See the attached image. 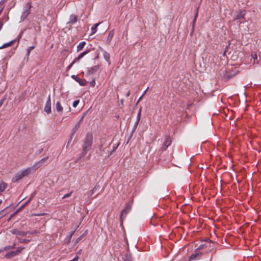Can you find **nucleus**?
Wrapping results in <instances>:
<instances>
[{
    "mask_svg": "<svg viewBox=\"0 0 261 261\" xmlns=\"http://www.w3.org/2000/svg\"><path fill=\"white\" fill-rule=\"evenodd\" d=\"M33 198V196L31 197L26 202H25L23 205H22L16 212V213L19 212L21 210H22L28 204L29 202L32 200Z\"/></svg>",
    "mask_w": 261,
    "mask_h": 261,
    "instance_id": "5701e85b",
    "label": "nucleus"
},
{
    "mask_svg": "<svg viewBox=\"0 0 261 261\" xmlns=\"http://www.w3.org/2000/svg\"><path fill=\"white\" fill-rule=\"evenodd\" d=\"M206 246V244H201L200 245L196 250L195 251L199 250L200 249H202L204 248V246Z\"/></svg>",
    "mask_w": 261,
    "mask_h": 261,
    "instance_id": "e433bc0d",
    "label": "nucleus"
},
{
    "mask_svg": "<svg viewBox=\"0 0 261 261\" xmlns=\"http://www.w3.org/2000/svg\"><path fill=\"white\" fill-rule=\"evenodd\" d=\"M139 122H138L137 120L136 121V122L134 124V125L133 126V130H132V134H131V135L130 136L129 139H128V141L127 142L129 141L130 138H131L133 133L135 131L136 129L137 128V126H138V125L139 124Z\"/></svg>",
    "mask_w": 261,
    "mask_h": 261,
    "instance_id": "bb28decb",
    "label": "nucleus"
},
{
    "mask_svg": "<svg viewBox=\"0 0 261 261\" xmlns=\"http://www.w3.org/2000/svg\"><path fill=\"white\" fill-rule=\"evenodd\" d=\"M17 255V253L15 252V251H11L9 252H8L7 253H6L5 255V257L6 258L10 259V258H12L14 256H15Z\"/></svg>",
    "mask_w": 261,
    "mask_h": 261,
    "instance_id": "a211bd4d",
    "label": "nucleus"
},
{
    "mask_svg": "<svg viewBox=\"0 0 261 261\" xmlns=\"http://www.w3.org/2000/svg\"><path fill=\"white\" fill-rule=\"evenodd\" d=\"M55 107H56V109L57 111L59 113H62L63 112V107L61 106V104L60 101H57L56 102Z\"/></svg>",
    "mask_w": 261,
    "mask_h": 261,
    "instance_id": "4be33fe9",
    "label": "nucleus"
},
{
    "mask_svg": "<svg viewBox=\"0 0 261 261\" xmlns=\"http://www.w3.org/2000/svg\"><path fill=\"white\" fill-rule=\"evenodd\" d=\"M27 9L22 12L21 16V19L23 21L31 13V8H32V5L31 2L28 3L27 4Z\"/></svg>",
    "mask_w": 261,
    "mask_h": 261,
    "instance_id": "20e7f679",
    "label": "nucleus"
},
{
    "mask_svg": "<svg viewBox=\"0 0 261 261\" xmlns=\"http://www.w3.org/2000/svg\"><path fill=\"white\" fill-rule=\"evenodd\" d=\"M85 44L86 42L85 41L81 42L77 46V52H79L80 51L82 50L84 47Z\"/></svg>",
    "mask_w": 261,
    "mask_h": 261,
    "instance_id": "b1692460",
    "label": "nucleus"
},
{
    "mask_svg": "<svg viewBox=\"0 0 261 261\" xmlns=\"http://www.w3.org/2000/svg\"><path fill=\"white\" fill-rule=\"evenodd\" d=\"M251 56H252V58H253V59L254 60V62H255V60H257V56L256 55H255V54L252 55Z\"/></svg>",
    "mask_w": 261,
    "mask_h": 261,
    "instance_id": "37998d69",
    "label": "nucleus"
},
{
    "mask_svg": "<svg viewBox=\"0 0 261 261\" xmlns=\"http://www.w3.org/2000/svg\"><path fill=\"white\" fill-rule=\"evenodd\" d=\"M80 102V100H74L73 102V104H72V106L74 108H75L77 107V106L78 105V104Z\"/></svg>",
    "mask_w": 261,
    "mask_h": 261,
    "instance_id": "72a5a7b5",
    "label": "nucleus"
},
{
    "mask_svg": "<svg viewBox=\"0 0 261 261\" xmlns=\"http://www.w3.org/2000/svg\"><path fill=\"white\" fill-rule=\"evenodd\" d=\"M99 69V66L96 65L88 69L87 72L86 76H88L90 74H93L96 73Z\"/></svg>",
    "mask_w": 261,
    "mask_h": 261,
    "instance_id": "9d476101",
    "label": "nucleus"
},
{
    "mask_svg": "<svg viewBox=\"0 0 261 261\" xmlns=\"http://www.w3.org/2000/svg\"><path fill=\"white\" fill-rule=\"evenodd\" d=\"M76 229H75L74 230H73V231L70 232L69 233V236H71V237H72V236L73 235V234L74 233Z\"/></svg>",
    "mask_w": 261,
    "mask_h": 261,
    "instance_id": "8fccbe9b",
    "label": "nucleus"
},
{
    "mask_svg": "<svg viewBox=\"0 0 261 261\" xmlns=\"http://www.w3.org/2000/svg\"><path fill=\"white\" fill-rule=\"evenodd\" d=\"M129 95H130V92H129V91H128V92L127 93V94H126V97H128V96H129Z\"/></svg>",
    "mask_w": 261,
    "mask_h": 261,
    "instance_id": "864d4df0",
    "label": "nucleus"
},
{
    "mask_svg": "<svg viewBox=\"0 0 261 261\" xmlns=\"http://www.w3.org/2000/svg\"><path fill=\"white\" fill-rule=\"evenodd\" d=\"M100 189V186L98 184H96L95 187L93 188V189L91 191V194L90 195V197L92 196V195L96 192L99 191Z\"/></svg>",
    "mask_w": 261,
    "mask_h": 261,
    "instance_id": "393cba45",
    "label": "nucleus"
},
{
    "mask_svg": "<svg viewBox=\"0 0 261 261\" xmlns=\"http://www.w3.org/2000/svg\"><path fill=\"white\" fill-rule=\"evenodd\" d=\"M90 51L89 49H87L83 53H81L79 56L74 59V62H78L80 60L83 58L86 55L89 53Z\"/></svg>",
    "mask_w": 261,
    "mask_h": 261,
    "instance_id": "4468645a",
    "label": "nucleus"
},
{
    "mask_svg": "<svg viewBox=\"0 0 261 261\" xmlns=\"http://www.w3.org/2000/svg\"><path fill=\"white\" fill-rule=\"evenodd\" d=\"M90 85L92 87H94L95 85V81L94 79L92 80L91 82H90Z\"/></svg>",
    "mask_w": 261,
    "mask_h": 261,
    "instance_id": "ea45409f",
    "label": "nucleus"
},
{
    "mask_svg": "<svg viewBox=\"0 0 261 261\" xmlns=\"http://www.w3.org/2000/svg\"><path fill=\"white\" fill-rule=\"evenodd\" d=\"M211 243H212V242L211 241V240H210L209 243L210 244Z\"/></svg>",
    "mask_w": 261,
    "mask_h": 261,
    "instance_id": "0e129e2a",
    "label": "nucleus"
},
{
    "mask_svg": "<svg viewBox=\"0 0 261 261\" xmlns=\"http://www.w3.org/2000/svg\"><path fill=\"white\" fill-rule=\"evenodd\" d=\"M7 1V0H1L0 1V5H2L3 4L5 3V2H6Z\"/></svg>",
    "mask_w": 261,
    "mask_h": 261,
    "instance_id": "09e8293b",
    "label": "nucleus"
},
{
    "mask_svg": "<svg viewBox=\"0 0 261 261\" xmlns=\"http://www.w3.org/2000/svg\"><path fill=\"white\" fill-rule=\"evenodd\" d=\"M172 142L171 139L170 137L168 135H166L165 137L164 141L163 143L162 146L161 147V150L162 151H165L167 149V148L169 146Z\"/></svg>",
    "mask_w": 261,
    "mask_h": 261,
    "instance_id": "39448f33",
    "label": "nucleus"
},
{
    "mask_svg": "<svg viewBox=\"0 0 261 261\" xmlns=\"http://www.w3.org/2000/svg\"><path fill=\"white\" fill-rule=\"evenodd\" d=\"M85 115H86L85 114H84L83 115L82 117L79 120V121L75 124V126H74V127L72 129V130H74V132H76L78 130V129L79 128V127L81 126V123H82V122L83 121V119L84 118V117H85Z\"/></svg>",
    "mask_w": 261,
    "mask_h": 261,
    "instance_id": "2eb2a0df",
    "label": "nucleus"
},
{
    "mask_svg": "<svg viewBox=\"0 0 261 261\" xmlns=\"http://www.w3.org/2000/svg\"><path fill=\"white\" fill-rule=\"evenodd\" d=\"M35 46H30L28 49H27V55L28 56H29L30 54V52L32 50H33Z\"/></svg>",
    "mask_w": 261,
    "mask_h": 261,
    "instance_id": "2f4dec72",
    "label": "nucleus"
},
{
    "mask_svg": "<svg viewBox=\"0 0 261 261\" xmlns=\"http://www.w3.org/2000/svg\"><path fill=\"white\" fill-rule=\"evenodd\" d=\"M87 231H86L85 232V233H84L83 234H82L80 237H79L76 240V243H79L87 234Z\"/></svg>",
    "mask_w": 261,
    "mask_h": 261,
    "instance_id": "7c9ffc66",
    "label": "nucleus"
},
{
    "mask_svg": "<svg viewBox=\"0 0 261 261\" xmlns=\"http://www.w3.org/2000/svg\"><path fill=\"white\" fill-rule=\"evenodd\" d=\"M198 9H199V7L197 8V11H196V13L195 14V17H194V19L193 21V29H192V33L194 31V24H195V23L196 21V18H197V15H198Z\"/></svg>",
    "mask_w": 261,
    "mask_h": 261,
    "instance_id": "cd10ccee",
    "label": "nucleus"
},
{
    "mask_svg": "<svg viewBox=\"0 0 261 261\" xmlns=\"http://www.w3.org/2000/svg\"><path fill=\"white\" fill-rule=\"evenodd\" d=\"M48 159V156L43 158V159H42L41 160L39 161L38 162L35 163L32 166V168L36 170V169L41 167L44 164V163Z\"/></svg>",
    "mask_w": 261,
    "mask_h": 261,
    "instance_id": "423d86ee",
    "label": "nucleus"
},
{
    "mask_svg": "<svg viewBox=\"0 0 261 261\" xmlns=\"http://www.w3.org/2000/svg\"><path fill=\"white\" fill-rule=\"evenodd\" d=\"M100 50L102 53L103 57L105 60L107 61V62L108 63L109 65L111 64V61H110V55L109 53H108L107 51H106L105 50H104L101 47H100Z\"/></svg>",
    "mask_w": 261,
    "mask_h": 261,
    "instance_id": "9b49d317",
    "label": "nucleus"
},
{
    "mask_svg": "<svg viewBox=\"0 0 261 261\" xmlns=\"http://www.w3.org/2000/svg\"><path fill=\"white\" fill-rule=\"evenodd\" d=\"M9 206H7L6 208H5L4 209H3V210L1 211H0V215H2L3 214V213L4 211H5V210H6L7 208H8L9 207Z\"/></svg>",
    "mask_w": 261,
    "mask_h": 261,
    "instance_id": "49530a36",
    "label": "nucleus"
},
{
    "mask_svg": "<svg viewBox=\"0 0 261 261\" xmlns=\"http://www.w3.org/2000/svg\"><path fill=\"white\" fill-rule=\"evenodd\" d=\"M15 247V245H13L12 246H7L3 248V251H8L9 250L11 249H13Z\"/></svg>",
    "mask_w": 261,
    "mask_h": 261,
    "instance_id": "c756f323",
    "label": "nucleus"
},
{
    "mask_svg": "<svg viewBox=\"0 0 261 261\" xmlns=\"http://www.w3.org/2000/svg\"><path fill=\"white\" fill-rule=\"evenodd\" d=\"M133 201L128 202L125 205L124 208L121 212L120 215V221L122 223L123 221L125 219L126 215L132 209Z\"/></svg>",
    "mask_w": 261,
    "mask_h": 261,
    "instance_id": "7ed1b4c3",
    "label": "nucleus"
},
{
    "mask_svg": "<svg viewBox=\"0 0 261 261\" xmlns=\"http://www.w3.org/2000/svg\"><path fill=\"white\" fill-rule=\"evenodd\" d=\"M70 108H69V110L68 111V112L70 111Z\"/></svg>",
    "mask_w": 261,
    "mask_h": 261,
    "instance_id": "69168bd1",
    "label": "nucleus"
},
{
    "mask_svg": "<svg viewBox=\"0 0 261 261\" xmlns=\"http://www.w3.org/2000/svg\"><path fill=\"white\" fill-rule=\"evenodd\" d=\"M30 242V240L21 239H20V242L21 243H28Z\"/></svg>",
    "mask_w": 261,
    "mask_h": 261,
    "instance_id": "473e14b6",
    "label": "nucleus"
},
{
    "mask_svg": "<svg viewBox=\"0 0 261 261\" xmlns=\"http://www.w3.org/2000/svg\"><path fill=\"white\" fill-rule=\"evenodd\" d=\"M246 15V11L242 10L236 12V15L234 20H243L245 19V16Z\"/></svg>",
    "mask_w": 261,
    "mask_h": 261,
    "instance_id": "6e6552de",
    "label": "nucleus"
},
{
    "mask_svg": "<svg viewBox=\"0 0 261 261\" xmlns=\"http://www.w3.org/2000/svg\"><path fill=\"white\" fill-rule=\"evenodd\" d=\"M3 25H4L3 21L0 19V31L2 29Z\"/></svg>",
    "mask_w": 261,
    "mask_h": 261,
    "instance_id": "c03bdc74",
    "label": "nucleus"
},
{
    "mask_svg": "<svg viewBox=\"0 0 261 261\" xmlns=\"http://www.w3.org/2000/svg\"><path fill=\"white\" fill-rule=\"evenodd\" d=\"M141 114H140V113H138L137 116V119L136 120L138 122H139L141 119Z\"/></svg>",
    "mask_w": 261,
    "mask_h": 261,
    "instance_id": "58836bf2",
    "label": "nucleus"
},
{
    "mask_svg": "<svg viewBox=\"0 0 261 261\" xmlns=\"http://www.w3.org/2000/svg\"><path fill=\"white\" fill-rule=\"evenodd\" d=\"M123 101H124V100H123V99H121V103H122V104L123 103Z\"/></svg>",
    "mask_w": 261,
    "mask_h": 261,
    "instance_id": "bf43d9fd",
    "label": "nucleus"
},
{
    "mask_svg": "<svg viewBox=\"0 0 261 261\" xmlns=\"http://www.w3.org/2000/svg\"><path fill=\"white\" fill-rule=\"evenodd\" d=\"M93 141V136L92 134L88 133L86 135V137L85 139L84 145L83 147V152L81 153V155L79 159H82L84 157L87 153V152L90 150L91 148Z\"/></svg>",
    "mask_w": 261,
    "mask_h": 261,
    "instance_id": "f257e3e1",
    "label": "nucleus"
},
{
    "mask_svg": "<svg viewBox=\"0 0 261 261\" xmlns=\"http://www.w3.org/2000/svg\"><path fill=\"white\" fill-rule=\"evenodd\" d=\"M24 249V247H18L15 251V252L17 253V254H18L19 253H20L22 250Z\"/></svg>",
    "mask_w": 261,
    "mask_h": 261,
    "instance_id": "f704fd0d",
    "label": "nucleus"
},
{
    "mask_svg": "<svg viewBox=\"0 0 261 261\" xmlns=\"http://www.w3.org/2000/svg\"><path fill=\"white\" fill-rule=\"evenodd\" d=\"M20 37H21V36L20 35V36H18L17 38L14 39V40L10 41L9 42L5 43L2 46H0V49H3L4 48L7 47L8 46H10L11 45H12L13 43H14L15 42H17V44H18Z\"/></svg>",
    "mask_w": 261,
    "mask_h": 261,
    "instance_id": "f8f14e48",
    "label": "nucleus"
},
{
    "mask_svg": "<svg viewBox=\"0 0 261 261\" xmlns=\"http://www.w3.org/2000/svg\"><path fill=\"white\" fill-rule=\"evenodd\" d=\"M71 78L76 81L81 86H86L88 82L85 80H82L77 75H72Z\"/></svg>",
    "mask_w": 261,
    "mask_h": 261,
    "instance_id": "1a4fd4ad",
    "label": "nucleus"
},
{
    "mask_svg": "<svg viewBox=\"0 0 261 261\" xmlns=\"http://www.w3.org/2000/svg\"><path fill=\"white\" fill-rule=\"evenodd\" d=\"M115 149H116V148H115V147L113 148V149L111 151L110 154H112V153L115 151Z\"/></svg>",
    "mask_w": 261,
    "mask_h": 261,
    "instance_id": "603ef678",
    "label": "nucleus"
},
{
    "mask_svg": "<svg viewBox=\"0 0 261 261\" xmlns=\"http://www.w3.org/2000/svg\"><path fill=\"white\" fill-rule=\"evenodd\" d=\"M28 234H36V233H39V232L37 230H33L32 231H28Z\"/></svg>",
    "mask_w": 261,
    "mask_h": 261,
    "instance_id": "4c0bfd02",
    "label": "nucleus"
},
{
    "mask_svg": "<svg viewBox=\"0 0 261 261\" xmlns=\"http://www.w3.org/2000/svg\"><path fill=\"white\" fill-rule=\"evenodd\" d=\"M6 98L4 97L0 100V108L2 106V105L4 104V102Z\"/></svg>",
    "mask_w": 261,
    "mask_h": 261,
    "instance_id": "79ce46f5",
    "label": "nucleus"
},
{
    "mask_svg": "<svg viewBox=\"0 0 261 261\" xmlns=\"http://www.w3.org/2000/svg\"><path fill=\"white\" fill-rule=\"evenodd\" d=\"M100 23H96L91 28V35L95 34L97 31V28Z\"/></svg>",
    "mask_w": 261,
    "mask_h": 261,
    "instance_id": "a878e982",
    "label": "nucleus"
},
{
    "mask_svg": "<svg viewBox=\"0 0 261 261\" xmlns=\"http://www.w3.org/2000/svg\"><path fill=\"white\" fill-rule=\"evenodd\" d=\"M70 142H71V141H69V140H68V142H67V145H66V148H68V146H69V144H70Z\"/></svg>",
    "mask_w": 261,
    "mask_h": 261,
    "instance_id": "3c124183",
    "label": "nucleus"
},
{
    "mask_svg": "<svg viewBox=\"0 0 261 261\" xmlns=\"http://www.w3.org/2000/svg\"><path fill=\"white\" fill-rule=\"evenodd\" d=\"M148 88H147V89H146L145 91H144V94L146 92V90L148 89Z\"/></svg>",
    "mask_w": 261,
    "mask_h": 261,
    "instance_id": "e2e57ef3",
    "label": "nucleus"
},
{
    "mask_svg": "<svg viewBox=\"0 0 261 261\" xmlns=\"http://www.w3.org/2000/svg\"><path fill=\"white\" fill-rule=\"evenodd\" d=\"M43 150V148H40V149H39L38 151V154L41 153L42 152Z\"/></svg>",
    "mask_w": 261,
    "mask_h": 261,
    "instance_id": "de8ad7c7",
    "label": "nucleus"
},
{
    "mask_svg": "<svg viewBox=\"0 0 261 261\" xmlns=\"http://www.w3.org/2000/svg\"><path fill=\"white\" fill-rule=\"evenodd\" d=\"M142 96H143V95H142V96H141V97L139 98V99H138V101H137V104H138V103L140 101V100H141V99L142 98Z\"/></svg>",
    "mask_w": 261,
    "mask_h": 261,
    "instance_id": "5fc2aeb1",
    "label": "nucleus"
},
{
    "mask_svg": "<svg viewBox=\"0 0 261 261\" xmlns=\"http://www.w3.org/2000/svg\"><path fill=\"white\" fill-rule=\"evenodd\" d=\"M141 110H142V108L141 107L140 108V109L139 110L138 113H140V114H141Z\"/></svg>",
    "mask_w": 261,
    "mask_h": 261,
    "instance_id": "6e6d98bb",
    "label": "nucleus"
},
{
    "mask_svg": "<svg viewBox=\"0 0 261 261\" xmlns=\"http://www.w3.org/2000/svg\"><path fill=\"white\" fill-rule=\"evenodd\" d=\"M8 185L3 180L0 181V192H4L7 188Z\"/></svg>",
    "mask_w": 261,
    "mask_h": 261,
    "instance_id": "6ab92c4d",
    "label": "nucleus"
},
{
    "mask_svg": "<svg viewBox=\"0 0 261 261\" xmlns=\"http://www.w3.org/2000/svg\"><path fill=\"white\" fill-rule=\"evenodd\" d=\"M75 62H74V60L71 62V63L69 65V66L68 67V69H70L72 66L75 63Z\"/></svg>",
    "mask_w": 261,
    "mask_h": 261,
    "instance_id": "a18cd8bd",
    "label": "nucleus"
},
{
    "mask_svg": "<svg viewBox=\"0 0 261 261\" xmlns=\"http://www.w3.org/2000/svg\"><path fill=\"white\" fill-rule=\"evenodd\" d=\"M226 53V50H225V51H224V53L223 54V56H225Z\"/></svg>",
    "mask_w": 261,
    "mask_h": 261,
    "instance_id": "4d7b16f0",
    "label": "nucleus"
},
{
    "mask_svg": "<svg viewBox=\"0 0 261 261\" xmlns=\"http://www.w3.org/2000/svg\"><path fill=\"white\" fill-rule=\"evenodd\" d=\"M77 16L74 14H71L69 17V21L67 22L68 24H73L77 21Z\"/></svg>",
    "mask_w": 261,
    "mask_h": 261,
    "instance_id": "dca6fc26",
    "label": "nucleus"
},
{
    "mask_svg": "<svg viewBox=\"0 0 261 261\" xmlns=\"http://www.w3.org/2000/svg\"><path fill=\"white\" fill-rule=\"evenodd\" d=\"M3 251H3V248H2V249L0 248V253L3 252Z\"/></svg>",
    "mask_w": 261,
    "mask_h": 261,
    "instance_id": "13d9d810",
    "label": "nucleus"
},
{
    "mask_svg": "<svg viewBox=\"0 0 261 261\" xmlns=\"http://www.w3.org/2000/svg\"><path fill=\"white\" fill-rule=\"evenodd\" d=\"M76 132H74L73 130H72V133H71L70 136L69 141H71L72 138Z\"/></svg>",
    "mask_w": 261,
    "mask_h": 261,
    "instance_id": "c9c22d12",
    "label": "nucleus"
},
{
    "mask_svg": "<svg viewBox=\"0 0 261 261\" xmlns=\"http://www.w3.org/2000/svg\"><path fill=\"white\" fill-rule=\"evenodd\" d=\"M228 48V46H227L226 48H225V50H227V49Z\"/></svg>",
    "mask_w": 261,
    "mask_h": 261,
    "instance_id": "052dcab7",
    "label": "nucleus"
},
{
    "mask_svg": "<svg viewBox=\"0 0 261 261\" xmlns=\"http://www.w3.org/2000/svg\"><path fill=\"white\" fill-rule=\"evenodd\" d=\"M122 259L123 261H132V255L126 253L123 256Z\"/></svg>",
    "mask_w": 261,
    "mask_h": 261,
    "instance_id": "aec40b11",
    "label": "nucleus"
},
{
    "mask_svg": "<svg viewBox=\"0 0 261 261\" xmlns=\"http://www.w3.org/2000/svg\"><path fill=\"white\" fill-rule=\"evenodd\" d=\"M114 30H112V31H111L109 32V34L107 37V40H106L107 43H108V44H109L110 43V42H111V40H112V38L114 36Z\"/></svg>",
    "mask_w": 261,
    "mask_h": 261,
    "instance_id": "f3484780",
    "label": "nucleus"
},
{
    "mask_svg": "<svg viewBox=\"0 0 261 261\" xmlns=\"http://www.w3.org/2000/svg\"><path fill=\"white\" fill-rule=\"evenodd\" d=\"M71 238V236L68 235L67 236L65 239V243L69 244L70 243Z\"/></svg>",
    "mask_w": 261,
    "mask_h": 261,
    "instance_id": "c85d7f7f",
    "label": "nucleus"
},
{
    "mask_svg": "<svg viewBox=\"0 0 261 261\" xmlns=\"http://www.w3.org/2000/svg\"><path fill=\"white\" fill-rule=\"evenodd\" d=\"M201 255L202 253L200 252H196L195 253H193L189 256L188 261H192L196 259H199L201 257Z\"/></svg>",
    "mask_w": 261,
    "mask_h": 261,
    "instance_id": "ddd939ff",
    "label": "nucleus"
},
{
    "mask_svg": "<svg viewBox=\"0 0 261 261\" xmlns=\"http://www.w3.org/2000/svg\"><path fill=\"white\" fill-rule=\"evenodd\" d=\"M99 195V193H97V195H96V196H97V195Z\"/></svg>",
    "mask_w": 261,
    "mask_h": 261,
    "instance_id": "338daca9",
    "label": "nucleus"
},
{
    "mask_svg": "<svg viewBox=\"0 0 261 261\" xmlns=\"http://www.w3.org/2000/svg\"><path fill=\"white\" fill-rule=\"evenodd\" d=\"M44 111L47 113V114H50L51 112V98H50V95L49 94L47 100L46 102L45 107L44 109Z\"/></svg>",
    "mask_w": 261,
    "mask_h": 261,
    "instance_id": "0eeeda50",
    "label": "nucleus"
},
{
    "mask_svg": "<svg viewBox=\"0 0 261 261\" xmlns=\"http://www.w3.org/2000/svg\"><path fill=\"white\" fill-rule=\"evenodd\" d=\"M99 195V193H97V195H96V196H97V195Z\"/></svg>",
    "mask_w": 261,
    "mask_h": 261,
    "instance_id": "774afa93",
    "label": "nucleus"
},
{
    "mask_svg": "<svg viewBox=\"0 0 261 261\" xmlns=\"http://www.w3.org/2000/svg\"><path fill=\"white\" fill-rule=\"evenodd\" d=\"M13 234H15L16 235L21 236H27L28 234V232H26L23 231H19L16 229H15L13 231Z\"/></svg>",
    "mask_w": 261,
    "mask_h": 261,
    "instance_id": "412c9836",
    "label": "nucleus"
},
{
    "mask_svg": "<svg viewBox=\"0 0 261 261\" xmlns=\"http://www.w3.org/2000/svg\"><path fill=\"white\" fill-rule=\"evenodd\" d=\"M72 194V192H70V193H67L66 194H65L63 197V199H65L67 197H69L71 196Z\"/></svg>",
    "mask_w": 261,
    "mask_h": 261,
    "instance_id": "a19ab883",
    "label": "nucleus"
},
{
    "mask_svg": "<svg viewBox=\"0 0 261 261\" xmlns=\"http://www.w3.org/2000/svg\"><path fill=\"white\" fill-rule=\"evenodd\" d=\"M31 168H28L27 169L22 170L17 173L12 178V181L14 182H17L19 180L22 179L23 177L28 176L31 173Z\"/></svg>",
    "mask_w": 261,
    "mask_h": 261,
    "instance_id": "f03ea898",
    "label": "nucleus"
},
{
    "mask_svg": "<svg viewBox=\"0 0 261 261\" xmlns=\"http://www.w3.org/2000/svg\"><path fill=\"white\" fill-rule=\"evenodd\" d=\"M2 200L1 199H0V205L2 204Z\"/></svg>",
    "mask_w": 261,
    "mask_h": 261,
    "instance_id": "680f3d73",
    "label": "nucleus"
}]
</instances>
